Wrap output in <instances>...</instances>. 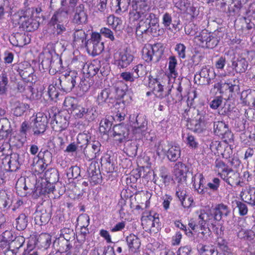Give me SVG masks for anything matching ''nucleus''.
I'll use <instances>...</instances> for the list:
<instances>
[{
  "instance_id": "nucleus-1",
  "label": "nucleus",
  "mask_w": 255,
  "mask_h": 255,
  "mask_svg": "<svg viewBox=\"0 0 255 255\" xmlns=\"http://www.w3.org/2000/svg\"><path fill=\"white\" fill-rule=\"evenodd\" d=\"M64 105L69 109L72 110L73 115L76 118H83L90 121H93L96 117V108L93 106L86 105L82 106L77 104V100L72 97L66 98Z\"/></svg>"
},
{
  "instance_id": "nucleus-2",
  "label": "nucleus",
  "mask_w": 255,
  "mask_h": 255,
  "mask_svg": "<svg viewBox=\"0 0 255 255\" xmlns=\"http://www.w3.org/2000/svg\"><path fill=\"white\" fill-rule=\"evenodd\" d=\"M138 4V7L134 8L133 11L130 13V14L133 15L134 19H141L147 23L150 27H153L157 30L158 28V19L156 15L152 12H150V7L149 3L143 5Z\"/></svg>"
},
{
  "instance_id": "nucleus-3",
  "label": "nucleus",
  "mask_w": 255,
  "mask_h": 255,
  "mask_svg": "<svg viewBox=\"0 0 255 255\" xmlns=\"http://www.w3.org/2000/svg\"><path fill=\"white\" fill-rule=\"evenodd\" d=\"M80 80V77L75 71L66 72L59 78H55V85L59 83L61 89L66 92H70Z\"/></svg>"
},
{
  "instance_id": "nucleus-4",
  "label": "nucleus",
  "mask_w": 255,
  "mask_h": 255,
  "mask_svg": "<svg viewBox=\"0 0 255 255\" xmlns=\"http://www.w3.org/2000/svg\"><path fill=\"white\" fill-rule=\"evenodd\" d=\"M218 31L212 33L207 30H202L198 35L195 37V40L200 46L207 49H213L219 42V38L217 36Z\"/></svg>"
},
{
  "instance_id": "nucleus-5",
  "label": "nucleus",
  "mask_w": 255,
  "mask_h": 255,
  "mask_svg": "<svg viewBox=\"0 0 255 255\" xmlns=\"http://www.w3.org/2000/svg\"><path fill=\"white\" fill-rule=\"evenodd\" d=\"M163 51V45L160 43H157L153 45L146 44L142 49V57L147 62H150L152 60L158 61Z\"/></svg>"
},
{
  "instance_id": "nucleus-6",
  "label": "nucleus",
  "mask_w": 255,
  "mask_h": 255,
  "mask_svg": "<svg viewBox=\"0 0 255 255\" xmlns=\"http://www.w3.org/2000/svg\"><path fill=\"white\" fill-rule=\"evenodd\" d=\"M56 110L55 107L49 109L48 111V116L49 119H51L50 124L53 129L56 132H61L68 127L69 123L65 117L54 112Z\"/></svg>"
},
{
  "instance_id": "nucleus-7",
  "label": "nucleus",
  "mask_w": 255,
  "mask_h": 255,
  "mask_svg": "<svg viewBox=\"0 0 255 255\" xmlns=\"http://www.w3.org/2000/svg\"><path fill=\"white\" fill-rule=\"evenodd\" d=\"M85 46L88 53L93 56L100 54L104 50V42L101 41V36L100 33H93L91 38L85 43Z\"/></svg>"
},
{
  "instance_id": "nucleus-8",
  "label": "nucleus",
  "mask_w": 255,
  "mask_h": 255,
  "mask_svg": "<svg viewBox=\"0 0 255 255\" xmlns=\"http://www.w3.org/2000/svg\"><path fill=\"white\" fill-rule=\"evenodd\" d=\"M215 77L216 74L213 70L205 67L201 69L199 73L195 75L194 80L198 84L209 85Z\"/></svg>"
},
{
  "instance_id": "nucleus-9",
  "label": "nucleus",
  "mask_w": 255,
  "mask_h": 255,
  "mask_svg": "<svg viewBox=\"0 0 255 255\" xmlns=\"http://www.w3.org/2000/svg\"><path fill=\"white\" fill-rule=\"evenodd\" d=\"M17 71L24 81L29 83H35L36 81L34 69L27 62L19 64Z\"/></svg>"
},
{
  "instance_id": "nucleus-10",
  "label": "nucleus",
  "mask_w": 255,
  "mask_h": 255,
  "mask_svg": "<svg viewBox=\"0 0 255 255\" xmlns=\"http://www.w3.org/2000/svg\"><path fill=\"white\" fill-rule=\"evenodd\" d=\"M48 124V118L46 114L43 113H38L31 127L34 134L39 135L43 133L46 130Z\"/></svg>"
},
{
  "instance_id": "nucleus-11",
  "label": "nucleus",
  "mask_w": 255,
  "mask_h": 255,
  "mask_svg": "<svg viewBox=\"0 0 255 255\" xmlns=\"http://www.w3.org/2000/svg\"><path fill=\"white\" fill-rule=\"evenodd\" d=\"M147 121L144 116L138 115L136 117L135 122L133 123V133L138 135V137L140 138L145 136L148 132Z\"/></svg>"
},
{
  "instance_id": "nucleus-12",
  "label": "nucleus",
  "mask_w": 255,
  "mask_h": 255,
  "mask_svg": "<svg viewBox=\"0 0 255 255\" xmlns=\"http://www.w3.org/2000/svg\"><path fill=\"white\" fill-rule=\"evenodd\" d=\"M74 12L72 22L77 25H83L87 22L88 14L87 9L83 3H80L73 11Z\"/></svg>"
},
{
  "instance_id": "nucleus-13",
  "label": "nucleus",
  "mask_w": 255,
  "mask_h": 255,
  "mask_svg": "<svg viewBox=\"0 0 255 255\" xmlns=\"http://www.w3.org/2000/svg\"><path fill=\"white\" fill-rule=\"evenodd\" d=\"M51 216V209L49 207H39L35 212V224L39 226L46 225L50 220Z\"/></svg>"
},
{
  "instance_id": "nucleus-14",
  "label": "nucleus",
  "mask_w": 255,
  "mask_h": 255,
  "mask_svg": "<svg viewBox=\"0 0 255 255\" xmlns=\"http://www.w3.org/2000/svg\"><path fill=\"white\" fill-rule=\"evenodd\" d=\"M221 178L229 185L233 187L242 186L241 182L240 174L230 169L227 171L220 173Z\"/></svg>"
},
{
  "instance_id": "nucleus-15",
  "label": "nucleus",
  "mask_w": 255,
  "mask_h": 255,
  "mask_svg": "<svg viewBox=\"0 0 255 255\" xmlns=\"http://www.w3.org/2000/svg\"><path fill=\"white\" fill-rule=\"evenodd\" d=\"M116 101L114 93L110 89H105L98 93L97 98V102L99 105L105 104L113 105Z\"/></svg>"
},
{
  "instance_id": "nucleus-16",
  "label": "nucleus",
  "mask_w": 255,
  "mask_h": 255,
  "mask_svg": "<svg viewBox=\"0 0 255 255\" xmlns=\"http://www.w3.org/2000/svg\"><path fill=\"white\" fill-rule=\"evenodd\" d=\"M71 12L64 7H61L52 16L49 24L68 23V15Z\"/></svg>"
},
{
  "instance_id": "nucleus-17",
  "label": "nucleus",
  "mask_w": 255,
  "mask_h": 255,
  "mask_svg": "<svg viewBox=\"0 0 255 255\" xmlns=\"http://www.w3.org/2000/svg\"><path fill=\"white\" fill-rule=\"evenodd\" d=\"M188 171V167L185 164L181 162H177L174 166L175 181L178 183H185Z\"/></svg>"
},
{
  "instance_id": "nucleus-18",
  "label": "nucleus",
  "mask_w": 255,
  "mask_h": 255,
  "mask_svg": "<svg viewBox=\"0 0 255 255\" xmlns=\"http://www.w3.org/2000/svg\"><path fill=\"white\" fill-rule=\"evenodd\" d=\"M199 225L202 229L205 224L211 225L213 228L215 226L216 222L214 219V216L213 214L212 209L208 211L201 210L199 215Z\"/></svg>"
},
{
  "instance_id": "nucleus-19",
  "label": "nucleus",
  "mask_w": 255,
  "mask_h": 255,
  "mask_svg": "<svg viewBox=\"0 0 255 255\" xmlns=\"http://www.w3.org/2000/svg\"><path fill=\"white\" fill-rule=\"evenodd\" d=\"M212 211L216 223L227 218L231 214L229 207L223 203L217 205L215 208H212Z\"/></svg>"
},
{
  "instance_id": "nucleus-20",
  "label": "nucleus",
  "mask_w": 255,
  "mask_h": 255,
  "mask_svg": "<svg viewBox=\"0 0 255 255\" xmlns=\"http://www.w3.org/2000/svg\"><path fill=\"white\" fill-rule=\"evenodd\" d=\"M214 133L219 136H222V138L230 139L233 134L229 130L228 125L222 121H218L214 123Z\"/></svg>"
},
{
  "instance_id": "nucleus-21",
  "label": "nucleus",
  "mask_w": 255,
  "mask_h": 255,
  "mask_svg": "<svg viewBox=\"0 0 255 255\" xmlns=\"http://www.w3.org/2000/svg\"><path fill=\"white\" fill-rule=\"evenodd\" d=\"M38 157L42 160L43 163L42 164H37L35 166V169L39 173L44 171L45 169V165L47 166L49 163H51L52 160V155L51 152L47 149H41L38 154Z\"/></svg>"
},
{
  "instance_id": "nucleus-22",
  "label": "nucleus",
  "mask_w": 255,
  "mask_h": 255,
  "mask_svg": "<svg viewBox=\"0 0 255 255\" xmlns=\"http://www.w3.org/2000/svg\"><path fill=\"white\" fill-rule=\"evenodd\" d=\"M157 30L153 27H150L143 20L140 19L138 24L136 28V34L137 35H142L143 34L152 35L155 36L157 34Z\"/></svg>"
},
{
  "instance_id": "nucleus-23",
  "label": "nucleus",
  "mask_w": 255,
  "mask_h": 255,
  "mask_svg": "<svg viewBox=\"0 0 255 255\" xmlns=\"http://www.w3.org/2000/svg\"><path fill=\"white\" fill-rule=\"evenodd\" d=\"M231 62L232 68L236 73H244L248 68V62L245 58L235 57L232 58Z\"/></svg>"
},
{
  "instance_id": "nucleus-24",
  "label": "nucleus",
  "mask_w": 255,
  "mask_h": 255,
  "mask_svg": "<svg viewBox=\"0 0 255 255\" xmlns=\"http://www.w3.org/2000/svg\"><path fill=\"white\" fill-rule=\"evenodd\" d=\"M240 196L245 202L252 206H255V187H246L243 189Z\"/></svg>"
},
{
  "instance_id": "nucleus-25",
  "label": "nucleus",
  "mask_w": 255,
  "mask_h": 255,
  "mask_svg": "<svg viewBox=\"0 0 255 255\" xmlns=\"http://www.w3.org/2000/svg\"><path fill=\"white\" fill-rule=\"evenodd\" d=\"M171 91V89H168L167 93L164 95V97L166 98L167 103L168 105L173 104L180 102L182 100V87L181 86V83L179 82L176 92L172 95L169 96Z\"/></svg>"
},
{
  "instance_id": "nucleus-26",
  "label": "nucleus",
  "mask_w": 255,
  "mask_h": 255,
  "mask_svg": "<svg viewBox=\"0 0 255 255\" xmlns=\"http://www.w3.org/2000/svg\"><path fill=\"white\" fill-rule=\"evenodd\" d=\"M241 99L245 105L255 108V90L249 89L243 91Z\"/></svg>"
},
{
  "instance_id": "nucleus-27",
  "label": "nucleus",
  "mask_w": 255,
  "mask_h": 255,
  "mask_svg": "<svg viewBox=\"0 0 255 255\" xmlns=\"http://www.w3.org/2000/svg\"><path fill=\"white\" fill-rule=\"evenodd\" d=\"M180 21L179 19L177 20H172V17L171 14L166 12L162 16V24L167 29L173 31L179 30L180 29L179 25L180 24Z\"/></svg>"
},
{
  "instance_id": "nucleus-28",
  "label": "nucleus",
  "mask_w": 255,
  "mask_h": 255,
  "mask_svg": "<svg viewBox=\"0 0 255 255\" xmlns=\"http://www.w3.org/2000/svg\"><path fill=\"white\" fill-rule=\"evenodd\" d=\"M133 59V56L129 52L126 50L121 52L117 60L118 66L120 68L127 67Z\"/></svg>"
},
{
  "instance_id": "nucleus-29",
  "label": "nucleus",
  "mask_w": 255,
  "mask_h": 255,
  "mask_svg": "<svg viewBox=\"0 0 255 255\" xmlns=\"http://www.w3.org/2000/svg\"><path fill=\"white\" fill-rule=\"evenodd\" d=\"M148 85L154 92L156 93L159 98L162 99L164 97V95L162 93L163 86L161 84L159 79L149 77Z\"/></svg>"
},
{
  "instance_id": "nucleus-30",
  "label": "nucleus",
  "mask_w": 255,
  "mask_h": 255,
  "mask_svg": "<svg viewBox=\"0 0 255 255\" xmlns=\"http://www.w3.org/2000/svg\"><path fill=\"white\" fill-rule=\"evenodd\" d=\"M53 246L57 251L64 253L70 250L72 247V245L62 238L59 237L53 242Z\"/></svg>"
},
{
  "instance_id": "nucleus-31",
  "label": "nucleus",
  "mask_w": 255,
  "mask_h": 255,
  "mask_svg": "<svg viewBox=\"0 0 255 255\" xmlns=\"http://www.w3.org/2000/svg\"><path fill=\"white\" fill-rule=\"evenodd\" d=\"M126 242L129 251L131 252H136L140 247L141 243L140 239L137 236L133 234H131L127 236Z\"/></svg>"
},
{
  "instance_id": "nucleus-32",
  "label": "nucleus",
  "mask_w": 255,
  "mask_h": 255,
  "mask_svg": "<svg viewBox=\"0 0 255 255\" xmlns=\"http://www.w3.org/2000/svg\"><path fill=\"white\" fill-rule=\"evenodd\" d=\"M167 158L171 162H175L181 156L180 147L178 145H172L166 151Z\"/></svg>"
},
{
  "instance_id": "nucleus-33",
  "label": "nucleus",
  "mask_w": 255,
  "mask_h": 255,
  "mask_svg": "<svg viewBox=\"0 0 255 255\" xmlns=\"http://www.w3.org/2000/svg\"><path fill=\"white\" fill-rule=\"evenodd\" d=\"M12 200L10 195L4 191H0V210H6L12 205Z\"/></svg>"
},
{
  "instance_id": "nucleus-34",
  "label": "nucleus",
  "mask_w": 255,
  "mask_h": 255,
  "mask_svg": "<svg viewBox=\"0 0 255 255\" xmlns=\"http://www.w3.org/2000/svg\"><path fill=\"white\" fill-rule=\"evenodd\" d=\"M14 115L16 117L21 116L24 112L29 108V106L18 101H14L11 103Z\"/></svg>"
},
{
  "instance_id": "nucleus-35",
  "label": "nucleus",
  "mask_w": 255,
  "mask_h": 255,
  "mask_svg": "<svg viewBox=\"0 0 255 255\" xmlns=\"http://www.w3.org/2000/svg\"><path fill=\"white\" fill-rule=\"evenodd\" d=\"M87 35L82 29H75L73 33L74 43L80 46L85 45V43L87 41L86 40Z\"/></svg>"
},
{
  "instance_id": "nucleus-36",
  "label": "nucleus",
  "mask_w": 255,
  "mask_h": 255,
  "mask_svg": "<svg viewBox=\"0 0 255 255\" xmlns=\"http://www.w3.org/2000/svg\"><path fill=\"white\" fill-rule=\"evenodd\" d=\"M15 228L18 231H23L27 226L29 217L25 213L20 214L16 218Z\"/></svg>"
},
{
  "instance_id": "nucleus-37",
  "label": "nucleus",
  "mask_w": 255,
  "mask_h": 255,
  "mask_svg": "<svg viewBox=\"0 0 255 255\" xmlns=\"http://www.w3.org/2000/svg\"><path fill=\"white\" fill-rule=\"evenodd\" d=\"M142 221H145L147 225L150 226L151 228L158 229L160 227L159 219L158 215L155 214L152 215L150 214L146 216H143L141 218Z\"/></svg>"
},
{
  "instance_id": "nucleus-38",
  "label": "nucleus",
  "mask_w": 255,
  "mask_h": 255,
  "mask_svg": "<svg viewBox=\"0 0 255 255\" xmlns=\"http://www.w3.org/2000/svg\"><path fill=\"white\" fill-rule=\"evenodd\" d=\"M11 132L8 121L5 119L0 120V139L8 137Z\"/></svg>"
},
{
  "instance_id": "nucleus-39",
  "label": "nucleus",
  "mask_w": 255,
  "mask_h": 255,
  "mask_svg": "<svg viewBox=\"0 0 255 255\" xmlns=\"http://www.w3.org/2000/svg\"><path fill=\"white\" fill-rule=\"evenodd\" d=\"M25 38L26 36L24 34L16 33L11 35L9 37V40L13 46L21 47L26 44L24 41Z\"/></svg>"
},
{
  "instance_id": "nucleus-40",
  "label": "nucleus",
  "mask_w": 255,
  "mask_h": 255,
  "mask_svg": "<svg viewBox=\"0 0 255 255\" xmlns=\"http://www.w3.org/2000/svg\"><path fill=\"white\" fill-rule=\"evenodd\" d=\"M115 92L117 95V99H123L125 96L128 90V87L123 81H119L115 86Z\"/></svg>"
},
{
  "instance_id": "nucleus-41",
  "label": "nucleus",
  "mask_w": 255,
  "mask_h": 255,
  "mask_svg": "<svg viewBox=\"0 0 255 255\" xmlns=\"http://www.w3.org/2000/svg\"><path fill=\"white\" fill-rule=\"evenodd\" d=\"M77 144L81 151L83 152L90 144V142L89 141V136L85 133L79 134L77 136Z\"/></svg>"
},
{
  "instance_id": "nucleus-42",
  "label": "nucleus",
  "mask_w": 255,
  "mask_h": 255,
  "mask_svg": "<svg viewBox=\"0 0 255 255\" xmlns=\"http://www.w3.org/2000/svg\"><path fill=\"white\" fill-rule=\"evenodd\" d=\"M44 176L47 182L50 183H55L59 179L58 172L55 168L47 169L44 173Z\"/></svg>"
},
{
  "instance_id": "nucleus-43",
  "label": "nucleus",
  "mask_w": 255,
  "mask_h": 255,
  "mask_svg": "<svg viewBox=\"0 0 255 255\" xmlns=\"http://www.w3.org/2000/svg\"><path fill=\"white\" fill-rule=\"evenodd\" d=\"M90 147L93 149V152L88 153V154L90 156V159H93L100 154L101 144L98 141H93L92 143L90 142Z\"/></svg>"
},
{
  "instance_id": "nucleus-44",
  "label": "nucleus",
  "mask_w": 255,
  "mask_h": 255,
  "mask_svg": "<svg viewBox=\"0 0 255 255\" xmlns=\"http://www.w3.org/2000/svg\"><path fill=\"white\" fill-rule=\"evenodd\" d=\"M24 242L25 238L23 236H17L11 241L9 244V247L13 251L18 252V250L22 247Z\"/></svg>"
},
{
  "instance_id": "nucleus-45",
  "label": "nucleus",
  "mask_w": 255,
  "mask_h": 255,
  "mask_svg": "<svg viewBox=\"0 0 255 255\" xmlns=\"http://www.w3.org/2000/svg\"><path fill=\"white\" fill-rule=\"evenodd\" d=\"M51 237L47 234H42L38 238L37 244L44 249H47L51 244Z\"/></svg>"
},
{
  "instance_id": "nucleus-46",
  "label": "nucleus",
  "mask_w": 255,
  "mask_h": 255,
  "mask_svg": "<svg viewBox=\"0 0 255 255\" xmlns=\"http://www.w3.org/2000/svg\"><path fill=\"white\" fill-rule=\"evenodd\" d=\"M206 127L204 124L199 120V118L196 116L195 120L193 121L192 127L190 128L194 132L200 133H202L205 130Z\"/></svg>"
},
{
  "instance_id": "nucleus-47",
  "label": "nucleus",
  "mask_w": 255,
  "mask_h": 255,
  "mask_svg": "<svg viewBox=\"0 0 255 255\" xmlns=\"http://www.w3.org/2000/svg\"><path fill=\"white\" fill-rule=\"evenodd\" d=\"M197 249L202 255H218L217 252L212 247L200 244Z\"/></svg>"
},
{
  "instance_id": "nucleus-48",
  "label": "nucleus",
  "mask_w": 255,
  "mask_h": 255,
  "mask_svg": "<svg viewBox=\"0 0 255 255\" xmlns=\"http://www.w3.org/2000/svg\"><path fill=\"white\" fill-rule=\"evenodd\" d=\"M62 62L61 59L58 56L52 58L51 71L52 73L60 72L62 69Z\"/></svg>"
},
{
  "instance_id": "nucleus-49",
  "label": "nucleus",
  "mask_w": 255,
  "mask_h": 255,
  "mask_svg": "<svg viewBox=\"0 0 255 255\" xmlns=\"http://www.w3.org/2000/svg\"><path fill=\"white\" fill-rule=\"evenodd\" d=\"M38 26V23L32 18H28L22 23V27L27 31H34L37 29Z\"/></svg>"
},
{
  "instance_id": "nucleus-50",
  "label": "nucleus",
  "mask_w": 255,
  "mask_h": 255,
  "mask_svg": "<svg viewBox=\"0 0 255 255\" xmlns=\"http://www.w3.org/2000/svg\"><path fill=\"white\" fill-rule=\"evenodd\" d=\"M17 90L19 92L23 93L25 95H31L33 94V88L31 86L27 85L23 82L17 83Z\"/></svg>"
},
{
  "instance_id": "nucleus-51",
  "label": "nucleus",
  "mask_w": 255,
  "mask_h": 255,
  "mask_svg": "<svg viewBox=\"0 0 255 255\" xmlns=\"http://www.w3.org/2000/svg\"><path fill=\"white\" fill-rule=\"evenodd\" d=\"M125 149L127 154L130 156H135L137 154V146L135 142H128Z\"/></svg>"
},
{
  "instance_id": "nucleus-52",
  "label": "nucleus",
  "mask_w": 255,
  "mask_h": 255,
  "mask_svg": "<svg viewBox=\"0 0 255 255\" xmlns=\"http://www.w3.org/2000/svg\"><path fill=\"white\" fill-rule=\"evenodd\" d=\"M239 238L251 241L255 238V234L252 230H244L242 229L238 233Z\"/></svg>"
},
{
  "instance_id": "nucleus-53",
  "label": "nucleus",
  "mask_w": 255,
  "mask_h": 255,
  "mask_svg": "<svg viewBox=\"0 0 255 255\" xmlns=\"http://www.w3.org/2000/svg\"><path fill=\"white\" fill-rule=\"evenodd\" d=\"M177 65V60L174 56H171L169 58L168 69L170 72V75L171 77L175 78L177 73L175 70V67Z\"/></svg>"
},
{
  "instance_id": "nucleus-54",
  "label": "nucleus",
  "mask_w": 255,
  "mask_h": 255,
  "mask_svg": "<svg viewBox=\"0 0 255 255\" xmlns=\"http://www.w3.org/2000/svg\"><path fill=\"white\" fill-rule=\"evenodd\" d=\"M197 116L199 118V120L202 121L206 127L211 123L213 120V119H210L212 117L206 114V111H199V110H197Z\"/></svg>"
},
{
  "instance_id": "nucleus-55",
  "label": "nucleus",
  "mask_w": 255,
  "mask_h": 255,
  "mask_svg": "<svg viewBox=\"0 0 255 255\" xmlns=\"http://www.w3.org/2000/svg\"><path fill=\"white\" fill-rule=\"evenodd\" d=\"M55 78L53 79L52 83L49 86L48 88V94L52 100L57 99L59 96V93L55 87L57 85H55Z\"/></svg>"
},
{
  "instance_id": "nucleus-56",
  "label": "nucleus",
  "mask_w": 255,
  "mask_h": 255,
  "mask_svg": "<svg viewBox=\"0 0 255 255\" xmlns=\"http://www.w3.org/2000/svg\"><path fill=\"white\" fill-rule=\"evenodd\" d=\"M79 0H61L60 4L62 7H64L68 9L70 11L72 12L77 6Z\"/></svg>"
},
{
  "instance_id": "nucleus-57",
  "label": "nucleus",
  "mask_w": 255,
  "mask_h": 255,
  "mask_svg": "<svg viewBox=\"0 0 255 255\" xmlns=\"http://www.w3.org/2000/svg\"><path fill=\"white\" fill-rule=\"evenodd\" d=\"M184 184L179 183L176 187V195L180 201L187 197V192Z\"/></svg>"
},
{
  "instance_id": "nucleus-58",
  "label": "nucleus",
  "mask_w": 255,
  "mask_h": 255,
  "mask_svg": "<svg viewBox=\"0 0 255 255\" xmlns=\"http://www.w3.org/2000/svg\"><path fill=\"white\" fill-rule=\"evenodd\" d=\"M81 169L78 166H74L69 168L67 172L69 178H77L80 176Z\"/></svg>"
},
{
  "instance_id": "nucleus-59",
  "label": "nucleus",
  "mask_w": 255,
  "mask_h": 255,
  "mask_svg": "<svg viewBox=\"0 0 255 255\" xmlns=\"http://www.w3.org/2000/svg\"><path fill=\"white\" fill-rule=\"evenodd\" d=\"M214 88L217 90L220 93H223L227 90L230 92V86L228 81L223 82L220 81L214 84Z\"/></svg>"
},
{
  "instance_id": "nucleus-60",
  "label": "nucleus",
  "mask_w": 255,
  "mask_h": 255,
  "mask_svg": "<svg viewBox=\"0 0 255 255\" xmlns=\"http://www.w3.org/2000/svg\"><path fill=\"white\" fill-rule=\"evenodd\" d=\"M145 67L142 64H138L133 67L131 72L134 73L135 79L143 76L145 74Z\"/></svg>"
},
{
  "instance_id": "nucleus-61",
  "label": "nucleus",
  "mask_w": 255,
  "mask_h": 255,
  "mask_svg": "<svg viewBox=\"0 0 255 255\" xmlns=\"http://www.w3.org/2000/svg\"><path fill=\"white\" fill-rule=\"evenodd\" d=\"M112 126V124L109 120L106 119H103L100 122V130L101 132L107 133L110 131Z\"/></svg>"
},
{
  "instance_id": "nucleus-62",
  "label": "nucleus",
  "mask_w": 255,
  "mask_h": 255,
  "mask_svg": "<svg viewBox=\"0 0 255 255\" xmlns=\"http://www.w3.org/2000/svg\"><path fill=\"white\" fill-rule=\"evenodd\" d=\"M230 86V93L238 92L240 91V80L239 78H232L228 80Z\"/></svg>"
},
{
  "instance_id": "nucleus-63",
  "label": "nucleus",
  "mask_w": 255,
  "mask_h": 255,
  "mask_svg": "<svg viewBox=\"0 0 255 255\" xmlns=\"http://www.w3.org/2000/svg\"><path fill=\"white\" fill-rule=\"evenodd\" d=\"M111 136L122 133H128L126 128L121 124L116 125L113 127V130L111 131Z\"/></svg>"
},
{
  "instance_id": "nucleus-64",
  "label": "nucleus",
  "mask_w": 255,
  "mask_h": 255,
  "mask_svg": "<svg viewBox=\"0 0 255 255\" xmlns=\"http://www.w3.org/2000/svg\"><path fill=\"white\" fill-rule=\"evenodd\" d=\"M102 166L105 168L107 173L113 172L115 170L114 165L112 163L111 157H108L105 160H102Z\"/></svg>"
}]
</instances>
